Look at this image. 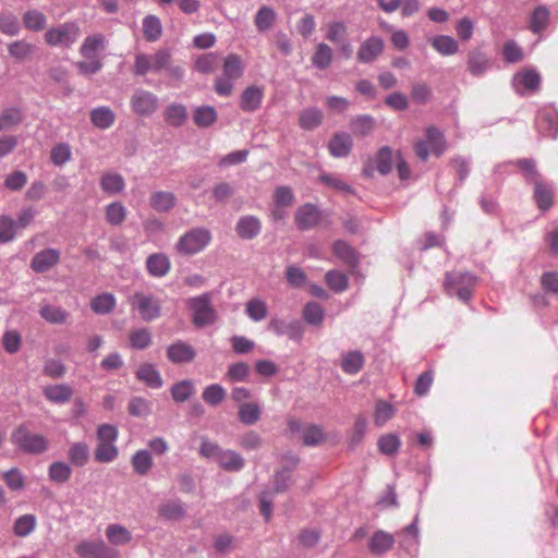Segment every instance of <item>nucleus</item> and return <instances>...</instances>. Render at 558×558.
<instances>
[{
	"instance_id": "1",
	"label": "nucleus",
	"mask_w": 558,
	"mask_h": 558,
	"mask_svg": "<svg viewBox=\"0 0 558 558\" xmlns=\"http://www.w3.org/2000/svg\"><path fill=\"white\" fill-rule=\"evenodd\" d=\"M106 37L98 33L84 38L80 53L85 59L75 63L80 74L92 75L102 69V61L99 53L105 50Z\"/></svg>"
},
{
	"instance_id": "2",
	"label": "nucleus",
	"mask_w": 558,
	"mask_h": 558,
	"mask_svg": "<svg viewBox=\"0 0 558 558\" xmlns=\"http://www.w3.org/2000/svg\"><path fill=\"white\" fill-rule=\"evenodd\" d=\"M244 73V65L241 57L236 53H229L222 63V75L215 80V92L219 96L228 97L233 93V81L240 78Z\"/></svg>"
},
{
	"instance_id": "3",
	"label": "nucleus",
	"mask_w": 558,
	"mask_h": 558,
	"mask_svg": "<svg viewBox=\"0 0 558 558\" xmlns=\"http://www.w3.org/2000/svg\"><path fill=\"white\" fill-rule=\"evenodd\" d=\"M128 303L144 322L157 319L161 314V302L148 291H136L129 296Z\"/></svg>"
},
{
	"instance_id": "4",
	"label": "nucleus",
	"mask_w": 558,
	"mask_h": 558,
	"mask_svg": "<svg viewBox=\"0 0 558 558\" xmlns=\"http://www.w3.org/2000/svg\"><path fill=\"white\" fill-rule=\"evenodd\" d=\"M11 441L21 451L29 454H40L48 449V439L31 432L24 425L16 427L11 434Z\"/></svg>"
},
{
	"instance_id": "5",
	"label": "nucleus",
	"mask_w": 558,
	"mask_h": 558,
	"mask_svg": "<svg viewBox=\"0 0 558 558\" xmlns=\"http://www.w3.org/2000/svg\"><path fill=\"white\" fill-rule=\"evenodd\" d=\"M171 63V52L168 49H158L153 54L136 53L134 60V74L144 76L149 72L158 73Z\"/></svg>"
},
{
	"instance_id": "6",
	"label": "nucleus",
	"mask_w": 558,
	"mask_h": 558,
	"mask_svg": "<svg viewBox=\"0 0 558 558\" xmlns=\"http://www.w3.org/2000/svg\"><path fill=\"white\" fill-rule=\"evenodd\" d=\"M81 27L76 22H65L56 27L47 29L45 41L51 47L70 48L81 36Z\"/></svg>"
},
{
	"instance_id": "7",
	"label": "nucleus",
	"mask_w": 558,
	"mask_h": 558,
	"mask_svg": "<svg viewBox=\"0 0 558 558\" xmlns=\"http://www.w3.org/2000/svg\"><path fill=\"white\" fill-rule=\"evenodd\" d=\"M426 140H417L414 143L416 156L426 161L429 154L440 156L446 150V140L444 134L436 126H428L425 131Z\"/></svg>"
},
{
	"instance_id": "8",
	"label": "nucleus",
	"mask_w": 558,
	"mask_h": 558,
	"mask_svg": "<svg viewBox=\"0 0 558 558\" xmlns=\"http://www.w3.org/2000/svg\"><path fill=\"white\" fill-rule=\"evenodd\" d=\"M187 306L193 313V324L197 327L211 325L217 319L216 310L211 305L210 293L189 299Z\"/></svg>"
},
{
	"instance_id": "9",
	"label": "nucleus",
	"mask_w": 558,
	"mask_h": 558,
	"mask_svg": "<svg viewBox=\"0 0 558 558\" xmlns=\"http://www.w3.org/2000/svg\"><path fill=\"white\" fill-rule=\"evenodd\" d=\"M210 241L211 234L207 229L194 228L179 239L177 250L184 255H194L203 251Z\"/></svg>"
},
{
	"instance_id": "10",
	"label": "nucleus",
	"mask_w": 558,
	"mask_h": 558,
	"mask_svg": "<svg viewBox=\"0 0 558 558\" xmlns=\"http://www.w3.org/2000/svg\"><path fill=\"white\" fill-rule=\"evenodd\" d=\"M475 278L470 274H447L445 289L449 294H456L460 300L468 301L471 298Z\"/></svg>"
},
{
	"instance_id": "11",
	"label": "nucleus",
	"mask_w": 558,
	"mask_h": 558,
	"mask_svg": "<svg viewBox=\"0 0 558 558\" xmlns=\"http://www.w3.org/2000/svg\"><path fill=\"white\" fill-rule=\"evenodd\" d=\"M75 553L81 558H119V553L102 541L82 542L75 547Z\"/></svg>"
},
{
	"instance_id": "12",
	"label": "nucleus",
	"mask_w": 558,
	"mask_h": 558,
	"mask_svg": "<svg viewBox=\"0 0 558 558\" xmlns=\"http://www.w3.org/2000/svg\"><path fill=\"white\" fill-rule=\"evenodd\" d=\"M132 110L138 116H150L158 108V98L148 90L138 89L131 97Z\"/></svg>"
},
{
	"instance_id": "13",
	"label": "nucleus",
	"mask_w": 558,
	"mask_h": 558,
	"mask_svg": "<svg viewBox=\"0 0 558 558\" xmlns=\"http://www.w3.org/2000/svg\"><path fill=\"white\" fill-rule=\"evenodd\" d=\"M289 428L292 433H302V440L305 446H317L325 439L323 429L317 425H307L302 428L299 421L290 420Z\"/></svg>"
},
{
	"instance_id": "14",
	"label": "nucleus",
	"mask_w": 558,
	"mask_h": 558,
	"mask_svg": "<svg viewBox=\"0 0 558 558\" xmlns=\"http://www.w3.org/2000/svg\"><path fill=\"white\" fill-rule=\"evenodd\" d=\"M384 50V41L381 38L372 36L364 40L356 52V59L361 63H369L374 61Z\"/></svg>"
},
{
	"instance_id": "15",
	"label": "nucleus",
	"mask_w": 558,
	"mask_h": 558,
	"mask_svg": "<svg viewBox=\"0 0 558 558\" xmlns=\"http://www.w3.org/2000/svg\"><path fill=\"white\" fill-rule=\"evenodd\" d=\"M60 260V253L54 248H46L34 255L31 268L35 272H46L56 266Z\"/></svg>"
},
{
	"instance_id": "16",
	"label": "nucleus",
	"mask_w": 558,
	"mask_h": 558,
	"mask_svg": "<svg viewBox=\"0 0 558 558\" xmlns=\"http://www.w3.org/2000/svg\"><path fill=\"white\" fill-rule=\"evenodd\" d=\"M320 213L313 204H304L295 213V223L300 230H308L317 226Z\"/></svg>"
},
{
	"instance_id": "17",
	"label": "nucleus",
	"mask_w": 558,
	"mask_h": 558,
	"mask_svg": "<svg viewBox=\"0 0 558 558\" xmlns=\"http://www.w3.org/2000/svg\"><path fill=\"white\" fill-rule=\"evenodd\" d=\"M195 356V349L184 341H177L167 348V357L174 364L190 363Z\"/></svg>"
},
{
	"instance_id": "18",
	"label": "nucleus",
	"mask_w": 558,
	"mask_h": 558,
	"mask_svg": "<svg viewBox=\"0 0 558 558\" xmlns=\"http://www.w3.org/2000/svg\"><path fill=\"white\" fill-rule=\"evenodd\" d=\"M264 98V88L260 86L252 85L246 87L240 98V107L243 111L257 110Z\"/></svg>"
},
{
	"instance_id": "19",
	"label": "nucleus",
	"mask_w": 558,
	"mask_h": 558,
	"mask_svg": "<svg viewBox=\"0 0 558 558\" xmlns=\"http://www.w3.org/2000/svg\"><path fill=\"white\" fill-rule=\"evenodd\" d=\"M43 395L51 403L64 404L71 400L73 389L65 384L48 385L43 388Z\"/></svg>"
},
{
	"instance_id": "20",
	"label": "nucleus",
	"mask_w": 558,
	"mask_h": 558,
	"mask_svg": "<svg viewBox=\"0 0 558 558\" xmlns=\"http://www.w3.org/2000/svg\"><path fill=\"white\" fill-rule=\"evenodd\" d=\"M262 230V222L255 216H243L239 219L235 231L241 239L251 240L256 238Z\"/></svg>"
},
{
	"instance_id": "21",
	"label": "nucleus",
	"mask_w": 558,
	"mask_h": 558,
	"mask_svg": "<svg viewBox=\"0 0 558 558\" xmlns=\"http://www.w3.org/2000/svg\"><path fill=\"white\" fill-rule=\"evenodd\" d=\"M135 375L140 381L144 383L147 387L153 389H158L163 384L160 373L155 367V365L150 363H144L140 365Z\"/></svg>"
},
{
	"instance_id": "22",
	"label": "nucleus",
	"mask_w": 558,
	"mask_h": 558,
	"mask_svg": "<svg viewBox=\"0 0 558 558\" xmlns=\"http://www.w3.org/2000/svg\"><path fill=\"white\" fill-rule=\"evenodd\" d=\"M352 144L351 135L347 133H336L328 144L329 153L336 158L345 157L350 154Z\"/></svg>"
},
{
	"instance_id": "23",
	"label": "nucleus",
	"mask_w": 558,
	"mask_h": 558,
	"mask_svg": "<svg viewBox=\"0 0 558 558\" xmlns=\"http://www.w3.org/2000/svg\"><path fill=\"white\" fill-rule=\"evenodd\" d=\"M395 542L392 534L385 531H377L371 537L368 547L374 555H383L393 547Z\"/></svg>"
},
{
	"instance_id": "24",
	"label": "nucleus",
	"mask_w": 558,
	"mask_h": 558,
	"mask_svg": "<svg viewBox=\"0 0 558 558\" xmlns=\"http://www.w3.org/2000/svg\"><path fill=\"white\" fill-rule=\"evenodd\" d=\"M534 183V199L537 207L542 210H547L551 207L554 202V192L550 185L543 182L541 179H535Z\"/></svg>"
},
{
	"instance_id": "25",
	"label": "nucleus",
	"mask_w": 558,
	"mask_h": 558,
	"mask_svg": "<svg viewBox=\"0 0 558 558\" xmlns=\"http://www.w3.org/2000/svg\"><path fill=\"white\" fill-rule=\"evenodd\" d=\"M332 252L344 265L351 268H354L359 263L356 251L343 240L333 242Z\"/></svg>"
},
{
	"instance_id": "26",
	"label": "nucleus",
	"mask_w": 558,
	"mask_h": 558,
	"mask_svg": "<svg viewBox=\"0 0 558 558\" xmlns=\"http://www.w3.org/2000/svg\"><path fill=\"white\" fill-rule=\"evenodd\" d=\"M102 192L108 195H116L121 193L125 187L123 177L116 172H105L99 181Z\"/></svg>"
},
{
	"instance_id": "27",
	"label": "nucleus",
	"mask_w": 558,
	"mask_h": 558,
	"mask_svg": "<svg viewBox=\"0 0 558 558\" xmlns=\"http://www.w3.org/2000/svg\"><path fill=\"white\" fill-rule=\"evenodd\" d=\"M468 71L473 76L483 75L489 68V60L487 56L480 50H472L468 54Z\"/></svg>"
},
{
	"instance_id": "28",
	"label": "nucleus",
	"mask_w": 558,
	"mask_h": 558,
	"mask_svg": "<svg viewBox=\"0 0 558 558\" xmlns=\"http://www.w3.org/2000/svg\"><path fill=\"white\" fill-rule=\"evenodd\" d=\"M158 514L168 521H178L184 518L185 509L179 500H168L159 505Z\"/></svg>"
},
{
	"instance_id": "29",
	"label": "nucleus",
	"mask_w": 558,
	"mask_h": 558,
	"mask_svg": "<svg viewBox=\"0 0 558 558\" xmlns=\"http://www.w3.org/2000/svg\"><path fill=\"white\" fill-rule=\"evenodd\" d=\"M432 47L441 56L448 57L456 54L459 51L458 41L447 35H438L432 38Z\"/></svg>"
},
{
	"instance_id": "30",
	"label": "nucleus",
	"mask_w": 558,
	"mask_h": 558,
	"mask_svg": "<svg viewBox=\"0 0 558 558\" xmlns=\"http://www.w3.org/2000/svg\"><path fill=\"white\" fill-rule=\"evenodd\" d=\"M216 461L220 468L229 472L240 471L244 466L243 458L232 450H221Z\"/></svg>"
},
{
	"instance_id": "31",
	"label": "nucleus",
	"mask_w": 558,
	"mask_h": 558,
	"mask_svg": "<svg viewBox=\"0 0 558 558\" xmlns=\"http://www.w3.org/2000/svg\"><path fill=\"white\" fill-rule=\"evenodd\" d=\"M146 267L153 277H163L170 269V262L163 254H151L147 257Z\"/></svg>"
},
{
	"instance_id": "32",
	"label": "nucleus",
	"mask_w": 558,
	"mask_h": 558,
	"mask_svg": "<svg viewBox=\"0 0 558 558\" xmlns=\"http://www.w3.org/2000/svg\"><path fill=\"white\" fill-rule=\"evenodd\" d=\"M175 205V196L172 192L158 191L150 196V206L160 213H166L172 209Z\"/></svg>"
},
{
	"instance_id": "33",
	"label": "nucleus",
	"mask_w": 558,
	"mask_h": 558,
	"mask_svg": "<svg viewBox=\"0 0 558 558\" xmlns=\"http://www.w3.org/2000/svg\"><path fill=\"white\" fill-rule=\"evenodd\" d=\"M24 27L31 32H40L46 27L47 16L39 10L31 9L23 14Z\"/></svg>"
},
{
	"instance_id": "34",
	"label": "nucleus",
	"mask_w": 558,
	"mask_h": 558,
	"mask_svg": "<svg viewBox=\"0 0 558 558\" xmlns=\"http://www.w3.org/2000/svg\"><path fill=\"white\" fill-rule=\"evenodd\" d=\"M332 57V49L327 44L320 43L315 47L311 61L315 68L325 70L331 64Z\"/></svg>"
},
{
	"instance_id": "35",
	"label": "nucleus",
	"mask_w": 558,
	"mask_h": 558,
	"mask_svg": "<svg viewBox=\"0 0 558 558\" xmlns=\"http://www.w3.org/2000/svg\"><path fill=\"white\" fill-rule=\"evenodd\" d=\"M68 458L74 466H84L89 459V449L85 442H73L68 451Z\"/></svg>"
},
{
	"instance_id": "36",
	"label": "nucleus",
	"mask_w": 558,
	"mask_h": 558,
	"mask_svg": "<svg viewBox=\"0 0 558 558\" xmlns=\"http://www.w3.org/2000/svg\"><path fill=\"white\" fill-rule=\"evenodd\" d=\"M364 362V355L360 351H350L343 355L341 368L344 373L354 375L362 369Z\"/></svg>"
},
{
	"instance_id": "37",
	"label": "nucleus",
	"mask_w": 558,
	"mask_h": 558,
	"mask_svg": "<svg viewBox=\"0 0 558 558\" xmlns=\"http://www.w3.org/2000/svg\"><path fill=\"white\" fill-rule=\"evenodd\" d=\"M143 33L147 41L154 43L161 37L162 25L156 15H147L143 19Z\"/></svg>"
},
{
	"instance_id": "38",
	"label": "nucleus",
	"mask_w": 558,
	"mask_h": 558,
	"mask_svg": "<svg viewBox=\"0 0 558 558\" xmlns=\"http://www.w3.org/2000/svg\"><path fill=\"white\" fill-rule=\"evenodd\" d=\"M39 314L50 324H64L70 316L69 312L64 308L50 304L41 306Z\"/></svg>"
},
{
	"instance_id": "39",
	"label": "nucleus",
	"mask_w": 558,
	"mask_h": 558,
	"mask_svg": "<svg viewBox=\"0 0 558 558\" xmlns=\"http://www.w3.org/2000/svg\"><path fill=\"white\" fill-rule=\"evenodd\" d=\"M108 541L116 546L125 545L132 539L131 532L120 524H110L106 529Z\"/></svg>"
},
{
	"instance_id": "40",
	"label": "nucleus",
	"mask_w": 558,
	"mask_h": 558,
	"mask_svg": "<svg viewBox=\"0 0 558 558\" xmlns=\"http://www.w3.org/2000/svg\"><path fill=\"white\" fill-rule=\"evenodd\" d=\"M34 50L35 46L26 40H15L8 45L9 54L17 61L29 59Z\"/></svg>"
},
{
	"instance_id": "41",
	"label": "nucleus",
	"mask_w": 558,
	"mask_h": 558,
	"mask_svg": "<svg viewBox=\"0 0 558 558\" xmlns=\"http://www.w3.org/2000/svg\"><path fill=\"white\" fill-rule=\"evenodd\" d=\"M116 298L112 293H101L90 301V307L96 314H108L116 307Z\"/></svg>"
},
{
	"instance_id": "42",
	"label": "nucleus",
	"mask_w": 558,
	"mask_h": 558,
	"mask_svg": "<svg viewBox=\"0 0 558 558\" xmlns=\"http://www.w3.org/2000/svg\"><path fill=\"white\" fill-rule=\"evenodd\" d=\"M114 113L108 107H99L90 112V120L98 129H109L114 122Z\"/></svg>"
},
{
	"instance_id": "43",
	"label": "nucleus",
	"mask_w": 558,
	"mask_h": 558,
	"mask_svg": "<svg viewBox=\"0 0 558 558\" xmlns=\"http://www.w3.org/2000/svg\"><path fill=\"white\" fill-rule=\"evenodd\" d=\"M397 410L396 408L384 400H379L375 404V411H374V424L376 426H384L389 420H391Z\"/></svg>"
},
{
	"instance_id": "44",
	"label": "nucleus",
	"mask_w": 558,
	"mask_h": 558,
	"mask_svg": "<svg viewBox=\"0 0 558 558\" xmlns=\"http://www.w3.org/2000/svg\"><path fill=\"white\" fill-rule=\"evenodd\" d=\"M220 58L218 53L209 52L204 53L196 58L194 69L203 74L213 73L219 65Z\"/></svg>"
},
{
	"instance_id": "45",
	"label": "nucleus",
	"mask_w": 558,
	"mask_h": 558,
	"mask_svg": "<svg viewBox=\"0 0 558 558\" xmlns=\"http://www.w3.org/2000/svg\"><path fill=\"white\" fill-rule=\"evenodd\" d=\"M165 120L172 126H181L187 119L186 108L183 105L173 104L166 108Z\"/></svg>"
},
{
	"instance_id": "46",
	"label": "nucleus",
	"mask_w": 558,
	"mask_h": 558,
	"mask_svg": "<svg viewBox=\"0 0 558 558\" xmlns=\"http://www.w3.org/2000/svg\"><path fill=\"white\" fill-rule=\"evenodd\" d=\"M130 347L135 350H145L151 344V332L147 328H137L130 331Z\"/></svg>"
},
{
	"instance_id": "47",
	"label": "nucleus",
	"mask_w": 558,
	"mask_h": 558,
	"mask_svg": "<svg viewBox=\"0 0 558 558\" xmlns=\"http://www.w3.org/2000/svg\"><path fill=\"white\" fill-rule=\"evenodd\" d=\"M326 38L332 43L338 44L348 39V26L342 21H331L326 24Z\"/></svg>"
},
{
	"instance_id": "48",
	"label": "nucleus",
	"mask_w": 558,
	"mask_h": 558,
	"mask_svg": "<svg viewBox=\"0 0 558 558\" xmlns=\"http://www.w3.org/2000/svg\"><path fill=\"white\" fill-rule=\"evenodd\" d=\"M106 221L111 226H120L126 218L128 210L120 202H113L106 206Z\"/></svg>"
},
{
	"instance_id": "49",
	"label": "nucleus",
	"mask_w": 558,
	"mask_h": 558,
	"mask_svg": "<svg viewBox=\"0 0 558 558\" xmlns=\"http://www.w3.org/2000/svg\"><path fill=\"white\" fill-rule=\"evenodd\" d=\"M323 112L316 108H308L300 113L299 124L304 130H313L320 125Z\"/></svg>"
},
{
	"instance_id": "50",
	"label": "nucleus",
	"mask_w": 558,
	"mask_h": 558,
	"mask_svg": "<svg viewBox=\"0 0 558 558\" xmlns=\"http://www.w3.org/2000/svg\"><path fill=\"white\" fill-rule=\"evenodd\" d=\"M36 517L34 514H24L19 517L13 525V532L19 537L29 535L36 527Z\"/></svg>"
},
{
	"instance_id": "51",
	"label": "nucleus",
	"mask_w": 558,
	"mask_h": 558,
	"mask_svg": "<svg viewBox=\"0 0 558 558\" xmlns=\"http://www.w3.org/2000/svg\"><path fill=\"white\" fill-rule=\"evenodd\" d=\"M195 387L192 380H181L171 387V396L175 402H185L194 393Z\"/></svg>"
},
{
	"instance_id": "52",
	"label": "nucleus",
	"mask_w": 558,
	"mask_h": 558,
	"mask_svg": "<svg viewBox=\"0 0 558 558\" xmlns=\"http://www.w3.org/2000/svg\"><path fill=\"white\" fill-rule=\"evenodd\" d=\"M132 466L140 475H145L153 466V459L147 450H138L132 457Z\"/></svg>"
},
{
	"instance_id": "53",
	"label": "nucleus",
	"mask_w": 558,
	"mask_h": 558,
	"mask_svg": "<svg viewBox=\"0 0 558 558\" xmlns=\"http://www.w3.org/2000/svg\"><path fill=\"white\" fill-rule=\"evenodd\" d=\"M246 315L254 322H260L268 315L267 304L260 299H251L246 303Z\"/></svg>"
},
{
	"instance_id": "54",
	"label": "nucleus",
	"mask_w": 558,
	"mask_h": 558,
	"mask_svg": "<svg viewBox=\"0 0 558 558\" xmlns=\"http://www.w3.org/2000/svg\"><path fill=\"white\" fill-rule=\"evenodd\" d=\"M217 120V112L211 106L198 107L194 112V123L199 128H207Z\"/></svg>"
},
{
	"instance_id": "55",
	"label": "nucleus",
	"mask_w": 558,
	"mask_h": 558,
	"mask_svg": "<svg viewBox=\"0 0 558 558\" xmlns=\"http://www.w3.org/2000/svg\"><path fill=\"white\" fill-rule=\"evenodd\" d=\"M119 454L114 444L98 442L94 452L95 460L100 463H109L117 459Z\"/></svg>"
},
{
	"instance_id": "56",
	"label": "nucleus",
	"mask_w": 558,
	"mask_h": 558,
	"mask_svg": "<svg viewBox=\"0 0 558 558\" xmlns=\"http://www.w3.org/2000/svg\"><path fill=\"white\" fill-rule=\"evenodd\" d=\"M238 415L243 424L253 425L260 418V408L256 403H242Z\"/></svg>"
},
{
	"instance_id": "57",
	"label": "nucleus",
	"mask_w": 558,
	"mask_h": 558,
	"mask_svg": "<svg viewBox=\"0 0 558 558\" xmlns=\"http://www.w3.org/2000/svg\"><path fill=\"white\" fill-rule=\"evenodd\" d=\"M324 317L325 311L318 303L310 302L303 308V318L310 325H320Z\"/></svg>"
},
{
	"instance_id": "58",
	"label": "nucleus",
	"mask_w": 558,
	"mask_h": 558,
	"mask_svg": "<svg viewBox=\"0 0 558 558\" xmlns=\"http://www.w3.org/2000/svg\"><path fill=\"white\" fill-rule=\"evenodd\" d=\"M276 20L275 11L269 7H262L255 16V25L259 32L269 29Z\"/></svg>"
},
{
	"instance_id": "59",
	"label": "nucleus",
	"mask_w": 558,
	"mask_h": 558,
	"mask_svg": "<svg viewBox=\"0 0 558 558\" xmlns=\"http://www.w3.org/2000/svg\"><path fill=\"white\" fill-rule=\"evenodd\" d=\"M202 397L207 404L216 407L226 398V390L222 386L213 384L204 389Z\"/></svg>"
},
{
	"instance_id": "60",
	"label": "nucleus",
	"mask_w": 558,
	"mask_h": 558,
	"mask_svg": "<svg viewBox=\"0 0 558 558\" xmlns=\"http://www.w3.org/2000/svg\"><path fill=\"white\" fill-rule=\"evenodd\" d=\"M0 32L8 36L17 35L20 32V23L16 15L11 12L0 13Z\"/></svg>"
},
{
	"instance_id": "61",
	"label": "nucleus",
	"mask_w": 558,
	"mask_h": 558,
	"mask_svg": "<svg viewBox=\"0 0 558 558\" xmlns=\"http://www.w3.org/2000/svg\"><path fill=\"white\" fill-rule=\"evenodd\" d=\"M72 158V151L69 144L59 143L51 148L50 159L56 166H63Z\"/></svg>"
},
{
	"instance_id": "62",
	"label": "nucleus",
	"mask_w": 558,
	"mask_h": 558,
	"mask_svg": "<svg viewBox=\"0 0 558 558\" xmlns=\"http://www.w3.org/2000/svg\"><path fill=\"white\" fill-rule=\"evenodd\" d=\"M48 473L51 481L62 484L69 481L72 470L66 463L58 461L50 464Z\"/></svg>"
},
{
	"instance_id": "63",
	"label": "nucleus",
	"mask_w": 558,
	"mask_h": 558,
	"mask_svg": "<svg viewBox=\"0 0 558 558\" xmlns=\"http://www.w3.org/2000/svg\"><path fill=\"white\" fill-rule=\"evenodd\" d=\"M502 57L507 63H517L523 60L524 52L514 40H507L502 46Z\"/></svg>"
},
{
	"instance_id": "64",
	"label": "nucleus",
	"mask_w": 558,
	"mask_h": 558,
	"mask_svg": "<svg viewBox=\"0 0 558 558\" xmlns=\"http://www.w3.org/2000/svg\"><path fill=\"white\" fill-rule=\"evenodd\" d=\"M377 445L381 453L392 456L399 450L401 441L397 435L386 434L378 439Z\"/></svg>"
}]
</instances>
